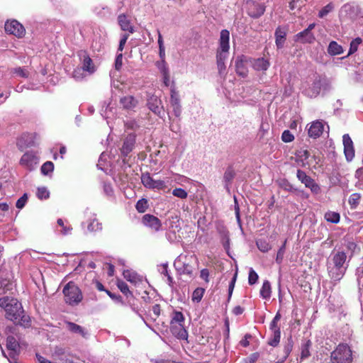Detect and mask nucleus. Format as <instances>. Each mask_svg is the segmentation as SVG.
I'll list each match as a JSON object with an SVG mask.
<instances>
[{
  "label": "nucleus",
  "mask_w": 363,
  "mask_h": 363,
  "mask_svg": "<svg viewBox=\"0 0 363 363\" xmlns=\"http://www.w3.org/2000/svg\"><path fill=\"white\" fill-rule=\"evenodd\" d=\"M39 159L33 152H26L24 153L21 160L20 164L24 168L32 171L35 169L36 165L38 164Z\"/></svg>",
  "instance_id": "nucleus-11"
},
{
  "label": "nucleus",
  "mask_w": 363,
  "mask_h": 363,
  "mask_svg": "<svg viewBox=\"0 0 363 363\" xmlns=\"http://www.w3.org/2000/svg\"><path fill=\"white\" fill-rule=\"evenodd\" d=\"M253 67L257 71H266L269 67V62L263 57L255 60L252 64Z\"/></svg>",
  "instance_id": "nucleus-26"
},
{
  "label": "nucleus",
  "mask_w": 363,
  "mask_h": 363,
  "mask_svg": "<svg viewBox=\"0 0 363 363\" xmlns=\"http://www.w3.org/2000/svg\"><path fill=\"white\" fill-rule=\"evenodd\" d=\"M121 104L123 108L133 110L135 106V100L133 96H126L121 99Z\"/></svg>",
  "instance_id": "nucleus-28"
},
{
  "label": "nucleus",
  "mask_w": 363,
  "mask_h": 363,
  "mask_svg": "<svg viewBox=\"0 0 363 363\" xmlns=\"http://www.w3.org/2000/svg\"><path fill=\"white\" fill-rule=\"evenodd\" d=\"M141 223L145 227L152 229L154 231H159L162 227L160 220L151 214H145L142 217Z\"/></svg>",
  "instance_id": "nucleus-12"
},
{
  "label": "nucleus",
  "mask_w": 363,
  "mask_h": 363,
  "mask_svg": "<svg viewBox=\"0 0 363 363\" xmlns=\"http://www.w3.org/2000/svg\"><path fill=\"white\" fill-rule=\"evenodd\" d=\"M323 80L324 78L320 75H316L313 83L309 85L308 87H306L303 89V94L310 98L318 96L320 92Z\"/></svg>",
  "instance_id": "nucleus-8"
},
{
  "label": "nucleus",
  "mask_w": 363,
  "mask_h": 363,
  "mask_svg": "<svg viewBox=\"0 0 363 363\" xmlns=\"http://www.w3.org/2000/svg\"><path fill=\"white\" fill-rule=\"evenodd\" d=\"M355 176L358 179L359 182L363 184V167L357 169Z\"/></svg>",
  "instance_id": "nucleus-64"
},
{
  "label": "nucleus",
  "mask_w": 363,
  "mask_h": 363,
  "mask_svg": "<svg viewBox=\"0 0 363 363\" xmlns=\"http://www.w3.org/2000/svg\"><path fill=\"white\" fill-rule=\"evenodd\" d=\"M279 186L284 190L287 191H292L294 190L293 186L286 179L281 180L279 182Z\"/></svg>",
  "instance_id": "nucleus-55"
},
{
  "label": "nucleus",
  "mask_w": 363,
  "mask_h": 363,
  "mask_svg": "<svg viewBox=\"0 0 363 363\" xmlns=\"http://www.w3.org/2000/svg\"><path fill=\"white\" fill-rule=\"evenodd\" d=\"M160 312V306L159 304H155L149 311V315L152 320L155 321L159 318Z\"/></svg>",
  "instance_id": "nucleus-38"
},
{
  "label": "nucleus",
  "mask_w": 363,
  "mask_h": 363,
  "mask_svg": "<svg viewBox=\"0 0 363 363\" xmlns=\"http://www.w3.org/2000/svg\"><path fill=\"white\" fill-rule=\"evenodd\" d=\"M135 187V185L133 183H130V184H128L126 187L124 188V194L126 198L128 199H132L134 198L136 195V193L133 188Z\"/></svg>",
  "instance_id": "nucleus-42"
},
{
  "label": "nucleus",
  "mask_w": 363,
  "mask_h": 363,
  "mask_svg": "<svg viewBox=\"0 0 363 363\" xmlns=\"http://www.w3.org/2000/svg\"><path fill=\"white\" fill-rule=\"evenodd\" d=\"M170 330L178 339L186 340L188 337V333L184 328V324L170 325Z\"/></svg>",
  "instance_id": "nucleus-20"
},
{
  "label": "nucleus",
  "mask_w": 363,
  "mask_h": 363,
  "mask_svg": "<svg viewBox=\"0 0 363 363\" xmlns=\"http://www.w3.org/2000/svg\"><path fill=\"white\" fill-rule=\"evenodd\" d=\"M245 58V57L243 55H241L238 57L235 60L236 73L242 77H246L248 72Z\"/></svg>",
  "instance_id": "nucleus-21"
},
{
  "label": "nucleus",
  "mask_w": 363,
  "mask_h": 363,
  "mask_svg": "<svg viewBox=\"0 0 363 363\" xmlns=\"http://www.w3.org/2000/svg\"><path fill=\"white\" fill-rule=\"evenodd\" d=\"M312 342L310 340H306L301 345V360H303L311 356L310 348L311 347Z\"/></svg>",
  "instance_id": "nucleus-29"
},
{
  "label": "nucleus",
  "mask_w": 363,
  "mask_h": 363,
  "mask_svg": "<svg viewBox=\"0 0 363 363\" xmlns=\"http://www.w3.org/2000/svg\"><path fill=\"white\" fill-rule=\"evenodd\" d=\"M191 257L180 255L174 262L177 269L183 274L191 277L194 272V265L191 263Z\"/></svg>",
  "instance_id": "nucleus-5"
},
{
  "label": "nucleus",
  "mask_w": 363,
  "mask_h": 363,
  "mask_svg": "<svg viewBox=\"0 0 363 363\" xmlns=\"http://www.w3.org/2000/svg\"><path fill=\"white\" fill-rule=\"evenodd\" d=\"M315 38L312 32H308V30H303L298 33L294 35V41L302 44H311L314 43Z\"/></svg>",
  "instance_id": "nucleus-18"
},
{
  "label": "nucleus",
  "mask_w": 363,
  "mask_h": 363,
  "mask_svg": "<svg viewBox=\"0 0 363 363\" xmlns=\"http://www.w3.org/2000/svg\"><path fill=\"white\" fill-rule=\"evenodd\" d=\"M129 35L128 34H124L123 37L121 38L119 45H118V51L122 52L124 48V45L128 38Z\"/></svg>",
  "instance_id": "nucleus-61"
},
{
  "label": "nucleus",
  "mask_w": 363,
  "mask_h": 363,
  "mask_svg": "<svg viewBox=\"0 0 363 363\" xmlns=\"http://www.w3.org/2000/svg\"><path fill=\"white\" fill-rule=\"evenodd\" d=\"M36 195L37 197L40 200L47 199L50 196V192L46 187H39L38 188Z\"/></svg>",
  "instance_id": "nucleus-44"
},
{
  "label": "nucleus",
  "mask_w": 363,
  "mask_h": 363,
  "mask_svg": "<svg viewBox=\"0 0 363 363\" xmlns=\"http://www.w3.org/2000/svg\"><path fill=\"white\" fill-rule=\"evenodd\" d=\"M271 294V284L269 281L266 280L260 289V295L263 298L267 299L270 298Z\"/></svg>",
  "instance_id": "nucleus-30"
},
{
  "label": "nucleus",
  "mask_w": 363,
  "mask_h": 363,
  "mask_svg": "<svg viewBox=\"0 0 363 363\" xmlns=\"http://www.w3.org/2000/svg\"><path fill=\"white\" fill-rule=\"evenodd\" d=\"M5 31L16 36L18 38H23L26 34V29L23 26L16 20L7 21L4 26Z\"/></svg>",
  "instance_id": "nucleus-7"
},
{
  "label": "nucleus",
  "mask_w": 363,
  "mask_h": 363,
  "mask_svg": "<svg viewBox=\"0 0 363 363\" xmlns=\"http://www.w3.org/2000/svg\"><path fill=\"white\" fill-rule=\"evenodd\" d=\"M28 200V196L26 194H24L21 198H19L16 203V208L21 209L24 207L26 205V203Z\"/></svg>",
  "instance_id": "nucleus-54"
},
{
  "label": "nucleus",
  "mask_w": 363,
  "mask_h": 363,
  "mask_svg": "<svg viewBox=\"0 0 363 363\" xmlns=\"http://www.w3.org/2000/svg\"><path fill=\"white\" fill-rule=\"evenodd\" d=\"M12 283L7 279H2L0 281V289H2L4 292L11 290Z\"/></svg>",
  "instance_id": "nucleus-51"
},
{
  "label": "nucleus",
  "mask_w": 363,
  "mask_h": 363,
  "mask_svg": "<svg viewBox=\"0 0 363 363\" xmlns=\"http://www.w3.org/2000/svg\"><path fill=\"white\" fill-rule=\"evenodd\" d=\"M235 177V172L233 166H228L223 174V180L225 182V187L229 188V186L232 184L233 179Z\"/></svg>",
  "instance_id": "nucleus-25"
},
{
  "label": "nucleus",
  "mask_w": 363,
  "mask_h": 363,
  "mask_svg": "<svg viewBox=\"0 0 363 363\" xmlns=\"http://www.w3.org/2000/svg\"><path fill=\"white\" fill-rule=\"evenodd\" d=\"M123 274L124 278L128 281L130 282L135 281V274H132L129 270H124Z\"/></svg>",
  "instance_id": "nucleus-60"
},
{
  "label": "nucleus",
  "mask_w": 363,
  "mask_h": 363,
  "mask_svg": "<svg viewBox=\"0 0 363 363\" xmlns=\"http://www.w3.org/2000/svg\"><path fill=\"white\" fill-rule=\"evenodd\" d=\"M344 153L347 161H351L354 157V149L353 143L348 134H345L342 137Z\"/></svg>",
  "instance_id": "nucleus-15"
},
{
  "label": "nucleus",
  "mask_w": 363,
  "mask_h": 363,
  "mask_svg": "<svg viewBox=\"0 0 363 363\" xmlns=\"http://www.w3.org/2000/svg\"><path fill=\"white\" fill-rule=\"evenodd\" d=\"M135 135L134 133H130L125 138L123 145L121 149V153L125 157L123 161L128 162L129 159H126L128 155L134 149L135 143Z\"/></svg>",
  "instance_id": "nucleus-13"
},
{
  "label": "nucleus",
  "mask_w": 363,
  "mask_h": 363,
  "mask_svg": "<svg viewBox=\"0 0 363 363\" xmlns=\"http://www.w3.org/2000/svg\"><path fill=\"white\" fill-rule=\"evenodd\" d=\"M281 338V331H277L272 333V337L269 339L268 344L272 347H277Z\"/></svg>",
  "instance_id": "nucleus-40"
},
{
  "label": "nucleus",
  "mask_w": 363,
  "mask_h": 363,
  "mask_svg": "<svg viewBox=\"0 0 363 363\" xmlns=\"http://www.w3.org/2000/svg\"><path fill=\"white\" fill-rule=\"evenodd\" d=\"M65 300L69 305L78 304L82 300V294L79 288L70 281L64 287Z\"/></svg>",
  "instance_id": "nucleus-4"
},
{
  "label": "nucleus",
  "mask_w": 363,
  "mask_h": 363,
  "mask_svg": "<svg viewBox=\"0 0 363 363\" xmlns=\"http://www.w3.org/2000/svg\"><path fill=\"white\" fill-rule=\"evenodd\" d=\"M274 35H275V38H276L275 43H276V45H277V48L278 49L282 48L284 46L285 40H286V31L281 27H278L275 30Z\"/></svg>",
  "instance_id": "nucleus-23"
},
{
  "label": "nucleus",
  "mask_w": 363,
  "mask_h": 363,
  "mask_svg": "<svg viewBox=\"0 0 363 363\" xmlns=\"http://www.w3.org/2000/svg\"><path fill=\"white\" fill-rule=\"evenodd\" d=\"M118 21L123 30H127L130 33L134 32V27L131 25L130 20L125 15H119L118 17Z\"/></svg>",
  "instance_id": "nucleus-22"
},
{
  "label": "nucleus",
  "mask_w": 363,
  "mask_h": 363,
  "mask_svg": "<svg viewBox=\"0 0 363 363\" xmlns=\"http://www.w3.org/2000/svg\"><path fill=\"white\" fill-rule=\"evenodd\" d=\"M258 280V275L257 274L251 269L249 272V277H248V282L249 284L253 285L255 284Z\"/></svg>",
  "instance_id": "nucleus-53"
},
{
  "label": "nucleus",
  "mask_w": 363,
  "mask_h": 363,
  "mask_svg": "<svg viewBox=\"0 0 363 363\" xmlns=\"http://www.w3.org/2000/svg\"><path fill=\"white\" fill-rule=\"evenodd\" d=\"M362 39L360 38H356L352 40L350 45V50L347 56L352 55L357 51L359 45L362 43Z\"/></svg>",
  "instance_id": "nucleus-36"
},
{
  "label": "nucleus",
  "mask_w": 363,
  "mask_h": 363,
  "mask_svg": "<svg viewBox=\"0 0 363 363\" xmlns=\"http://www.w3.org/2000/svg\"><path fill=\"white\" fill-rule=\"evenodd\" d=\"M229 41L230 32L226 29L222 30L220 33L219 46L216 50V65L218 74L220 76L226 74L225 60L229 54Z\"/></svg>",
  "instance_id": "nucleus-2"
},
{
  "label": "nucleus",
  "mask_w": 363,
  "mask_h": 363,
  "mask_svg": "<svg viewBox=\"0 0 363 363\" xmlns=\"http://www.w3.org/2000/svg\"><path fill=\"white\" fill-rule=\"evenodd\" d=\"M258 249L262 252H267L271 250V245L265 239H259L256 241Z\"/></svg>",
  "instance_id": "nucleus-34"
},
{
  "label": "nucleus",
  "mask_w": 363,
  "mask_h": 363,
  "mask_svg": "<svg viewBox=\"0 0 363 363\" xmlns=\"http://www.w3.org/2000/svg\"><path fill=\"white\" fill-rule=\"evenodd\" d=\"M13 72L22 77H28V72L21 67L15 68Z\"/></svg>",
  "instance_id": "nucleus-59"
},
{
  "label": "nucleus",
  "mask_w": 363,
  "mask_h": 363,
  "mask_svg": "<svg viewBox=\"0 0 363 363\" xmlns=\"http://www.w3.org/2000/svg\"><path fill=\"white\" fill-rule=\"evenodd\" d=\"M141 182L145 187L150 189H162L165 186L164 181L155 180L148 173L142 174Z\"/></svg>",
  "instance_id": "nucleus-14"
},
{
  "label": "nucleus",
  "mask_w": 363,
  "mask_h": 363,
  "mask_svg": "<svg viewBox=\"0 0 363 363\" xmlns=\"http://www.w3.org/2000/svg\"><path fill=\"white\" fill-rule=\"evenodd\" d=\"M286 240H284L283 245L280 247V248L279 249V250L277 252L276 262L278 264H281L284 259V255L285 250H286Z\"/></svg>",
  "instance_id": "nucleus-45"
},
{
  "label": "nucleus",
  "mask_w": 363,
  "mask_h": 363,
  "mask_svg": "<svg viewBox=\"0 0 363 363\" xmlns=\"http://www.w3.org/2000/svg\"><path fill=\"white\" fill-rule=\"evenodd\" d=\"M6 349L9 351V354L11 358H14L18 355L20 345L16 339L11 335L6 338Z\"/></svg>",
  "instance_id": "nucleus-17"
},
{
  "label": "nucleus",
  "mask_w": 363,
  "mask_h": 363,
  "mask_svg": "<svg viewBox=\"0 0 363 363\" xmlns=\"http://www.w3.org/2000/svg\"><path fill=\"white\" fill-rule=\"evenodd\" d=\"M173 196L178 197L182 199H184L187 198L188 194L187 192L182 188H175L172 191Z\"/></svg>",
  "instance_id": "nucleus-48"
},
{
  "label": "nucleus",
  "mask_w": 363,
  "mask_h": 363,
  "mask_svg": "<svg viewBox=\"0 0 363 363\" xmlns=\"http://www.w3.org/2000/svg\"><path fill=\"white\" fill-rule=\"evenodd\" d=\"M325 219L332 223H337L340 221V216L338 213L334 211H328L325 214Z\"/></svg>",
  "instance_id": "nucleus-33"
},
{
  "label": "nucleus",
  "mask_w": 363,
  "mask_h": 363,
  "mask_svg": "<svg viewBox=\"0 0 363 363\" xmlns=\"http://www.w3.org/2000/svg\"><path fill=\"white\" fill-rule=\"evenodd\" d=\"M67 325H68V328L71 332L74 333H79L82 336H84L85 334L84 333V330L80 325H79L76 323H71V322H69L67 323Z\"/></svg>",
  "instance_id": "nucleus-43"
},
{
  "label": "nucleus",
  "mask_w": 363,
  "mask_h": 363,
  "mask_svg": "<svg viewBox=\"0 0 363 363\" xmlns=\"http://www.w3.org/2000/svg\"><path fill=\"white\" fill-rule=\"evenodd\" d=\"M331 363H352V350L347 343L338 344L330 353Z\"/></svg>",
  "instance_id": "nucleus-3"
},
{
  "label": "nucleus",
  "mask_w": 363,
  "mask_h": 363,
  "mask_svg": "<svg viewBox=\"0 0 363 363\" xmlns=\"http://www.w3.org/2000/svg\"><path fill=\"white\" fill-rule=\"evenodd\" d=\"M149 207L148 201L145 199H141L138 201V212L144 213Z\"/></svg>",
  "instance_id": "nucleus-46"
},
{
  "label": "nucleus",
  "mask_w": 363,
  "mask_h": 363,
  "mask_svg": "<svg viewBox=\"0 0 363 363\" xmlns=\"http://www.w3.org/2000/svg\"><path fill=\"white\" fill-rule=\"evenodd\" d=\"M170 103L173 107H179L180 104L179 94L174 87L171 89Z\"/></svg>",
  "instance_id": "nucleus-37"
},
{
  "label": "nucleus",
  "mask_w": 363,
  "mask_h": 363,
  "mask_svg": "<svg viewBox=\"0 0 363 363\" xmlns=\"http://www.w3.org/2000/svg\"><path fill=\"white\" fill-rule=\"evenodd\" d=\"M184 316L180 311H174L172 313L170 325L184 324Z\"/></svg>",
  "instance_id": "nucleus-31"
},
{
  "label": "nucleus",
  "mask_w": 363,
  "mask_h": 363,
  "mask_svg": "<svg viewBox=\"0 0 363 363\" xmlns=\"http://www.w3.org/2000/svg\"><path fill=\"white\" fill-rule=\"evenodd\" d=\"M324 125L322 121H313L308 128V133L311 138H318L323 132Z\"/></svg>",
  "instance_id": "nucleus-19"
},
{
  "label": "nucleus",
  "mask_w": 363,
  "mask_h": 363,
  "mask_svg": "<svg viewBox=\"0 0 363 363\" xmlns=\"http://www.w3.org/2000/svg\"><path fill=\"white\" fill-rule=\"evenodd\" d=\"M333 9V6L332 4H328L325 6H324L318 13V16L320 18H323L326 15H328V13H330Z\"/></svg>",
  "instance_id": "nucleus-52"
},
{
  "label": "nucleus",
  "mask_w": 363,
  "mask_h": 363,
  "mask_svg": "<svg viewBox=\"0 0 363 363\" xmlns=\"http://www.w3.org/2000/svg\"><path fill=\"white\" fill-rule=\"evenodd\" d=\"M281 140L284 143H290L294 140V136L289 130H286L282 133Z\"/></svg>",
  "instance_id": "nucleus-49"
},
{
  "label": "nucleus",
  "mask_w": 363,
  "mask_h": 363,
  "mask_svg": "<svg viewBox=\"0 0 363 363\" xmlns=\"http://www.w3.org/2000/svg\"><path fill=\"white\" fill-rule=\"evenodd\" d=\"M83 62H82V69L84 71L89 72V73H93L95 71V67L94 65L93 61L87 54L86 52H83Z\"/></svg>",
  "instance_id": "nucleus-24"
},
{
  "label": "nucleus",
  "mask_w": 363,
  "mask_h": 363,
  "mask_svg": "<svg viewBox=\"0 0 363 363\" xmlns=\"http://www.w3.org/2000/svg\"><path fill=\"white\" fill-rule=\"evenodd\" d=\"M361 195L358 193L352 194L349 198V204L351 208H356L359 203Z\"/></svg>",
  "instance_id": "nucleus-35"
},
{
  "label": "nucleus",
  "mask_w": 363,
  "mask_h": 363,
  "mask_svg": "<svg viewBox=\"0 0 363 363\" xmlns=\"http://www.w3.org/2000/svg\"><path fill=\"white\" fill-rule=\"evenodd\" d=\"M259 357L258 353H252L249 357L243 359L244 363H255Z\"/></svg>",
  "instance_id": "nucleus-57"
},
{
  "label": "nucleus",
  "mask_w": 363,
  "mask_h": 363,
  "mask_svg": "<svg viewBox=\"0 0 363 363\" xmlns=\"http://www.w3.org/2000/svg\"><path fill=\"white\" fill-rule=\"evenodd\" d=\"M54 169V164L48 161L45 162L41 167V173L44 175H48L49 173L52 172Z\"/></svg>",
  "instance_id": "nucleus-41"
},
{
  "label": "nucleus",
  "mask_w": 363,
  "mask_h": 363,
  "mask_svg": "<svg viewBox=\"0 0 363 363\" xmlns=\"http://www.w3.org/2000/svg\"><path fill=\"white\" fill-rule=\"evenodd\" d=\"M328 52L332 56L338 55L343 52V48L336 41H331L328 48Z\"/></svg>",
  "instance_id": "nucleus-27"
},
{
  "label": "nucleus",
  "mask_w": 363,
  "mask_h": 363,
  "mask_svg": "<svg viewBox=\"0 0 363 363\" xmlns=\"http://www.w3.org/2000/svg\"><path fill=\"white\" fill-rule=\"evenodd\" d=\"M347 259V255L343 251H339L337 253H335L333 257V262L334 264V266L337 270H338V272H337L335 274L332 275V278L335 280H340L344 274L345 270H342V267L344 264L345 263Z\"/></svg>",
  "instance_id": "nucleus-6"
},
{
  "label": "nucleus",
  "mask_w": 363,
  "mask_h": 363,
  "mask_svg": "<svg viewBox=\"0 0 363 363\" xmlns=\"http://www.w3.org/2000/svg\"><path fill=\"white\" fill-rule=\"evenodd\" d=\"M246 10L250 17L258 18L264 14L265 6L255 1L248 0L246 2Z\"/></svg>",
  "instance_id": "nucleus-10"
},
{
  "label": "nucleus",
  "mask_w": 363,
  "mask_h": 363,
  "mask_svg": "<svg viewBox=\"0 0 363 363\" xmlns=\"http://www.w3.org/2000/svg\"><path fill=\"white\" fill-rule=\"evenodd\" d=\"M205 293V289L201 287L196 288L192 294L191 301L194 303H199Z\"/></svg>",
  "instance_id": "nucleus-32"
},
{
  "label": "nucleus",
  "mask_w": 363,
  "mask_h": 363,
  "mask_svg": "<svg viewBox=\"0 0 363 363\" xmlns=\"http://www.w3.org/2000/svg\"><path fill=\"white\" fill-rule=\"evenodd\" d=\"M357 245L355 242H347V249L351 252L350 257H352L353 255V254L355 252V250H357Z\"/></svg>",
  "instance_id": "nucleus-62"
},
{
  "label": "nucleus",
  "mask_w": 363,
  "mask_h": 363,
  "mask_svg": "<svg viewBox=\"0 0 363 363\" xmlns=\"http://www.w3.org/2000/svg\"><path fill=\"white\" fill-rule=\"evenodd\" d=\"M57 224L62 228V233L66 235L72 229L71 227L65 226L62 219L59 218L57 221Z\"/></svg>",
  "instance_id": "nucleus-58"
},
{
  "label": "nucleus",
  "mask_w": 363,
  "mask_h": 363,
  "mask_svg": "<svg viewBox=\"0 0 363 363\" xmlns=\"http://www.w3.org/2000/svg\"><path fill=\"white\" fill-rule=\"evenodd\" d=\"M296 177L298 180L304 184L306 187L309 188L313 194H318L320 192V188L319 185L315 182L313 179L308 176L303 170L298 169Z\"/></svg>",
  "instance_id": "nucleus-9"
},
{
  "label": "nucleus",
  "mask_w": 363,
  "mask_h": 363,
  "mask_svg": "<svg viewBox=\"0 0 363 363\" xmlns=\"http://www.w3.org/2000/svg\"><path fill=\"white\" fill-rule=\"evenodd\" d=\"M0 307L4 308L6 318L14 324L24 328L30 325V317L25 315L21 303L16 298L9 296L0 298Z\"/></svg>",
  "instance_id": "nucleus-1"
},
{
  "label": "nucleus",
  "mask_w": 363,
  "mask_h": 363,
  "mask_svg": "<svg viewBox=\"0 0 363 363\" xmlns=\"http://www.w3.org/2000/svg\"><path fill=\"white\" fill-rule=\"evenodd\" d=\"M236 278H237V273H235L234 274L233 278L232 279L230 283L229 284V287H228V301L231 298V296H232V294H233V289H234V287H235V281H236Z\"/></svg>",
  "instance_id": "nucleus-56"
},
{
  "label": "nucleus",
  "mask_w": 363,
  "mask_h": 363,
  "mask_svg": "<svg viewBox=\"0 0 363 363\" xmlns=\"http://www.w3.org/2000/svg\"><path fill=\"white\" fill-rule=\"evenodd\" d=\"M117 286L118 288L121 290V291L126 296H128V294H130L132 295V293L130 292V291L129 290V288L127 285L126 283H125L124 281H117Z\"/></svg>",
  "instance_id": "nucleus-47"
},
{
  "label": "nucleus",
  "mask_w": 363,
  "mask_h": 363,
  "mask_svg": "<svg viewBox=\"0 0 363 363\" xmlns=\"http://www.w3.org/2000/svg\"><path fill=\"white\" fill-rule=\"evenodd\" d=\"M147 105L150 111L155 114L160 116L162 111V103L161 99L157 96L152 95L147 99Z\"/></svg>",
  "instance_id": "nucleus-16"
},
{
  "label": "nucleus",
  "mask_w": 363,
  "mask_h": 363,
  "mask_svg": "<svg viewBox=\"0 0 363 363\" xmlns=\"http://www.w3.org/2000/svg\"><path fill=\"white\" fill-rule=\"evenodd\" d=\"M252 338V335L250 334H246L244 337V338L240 340V344L244 347H246L247 346H249L250 345V342H249V339H251Z\"/></svg>",
  "instance_id": "nucleus-63"
},
{
  "label": "nucleus",
  "mask_w": 363,
  "mask_h": 363,
  "mask_svg": "<svg viewBox=\"0 0 363 363\" xmlns=\"http://www.w3.org/2000/svg\"><path fill=\"white\" fill-rule=\"evenodd\" d=\"M161 72L163 76V82L166 86H169V69L164 61H163V65L161 67Z\"/></svg>",
  "instance_id": "nucleus-39"
},
{
  "label": "nucleus",
  "mask_w": 363,
  "mask_h": 363,
  "mask_svg": "<svg viewBox=\"0 0 363 363\" xmlns=\"http://www.w3.org/2000/svg\"><path fill=\"white\" fill-rule=\"evenodd\" d=\"M162 274H164L167 278V281L169 286L173 285V278L170 276L169 271H168V265L167 264H164L162 265V270L161 272Z\"/></svg>",
  "instance_id": "nucleus-50"
}]
</instances>
